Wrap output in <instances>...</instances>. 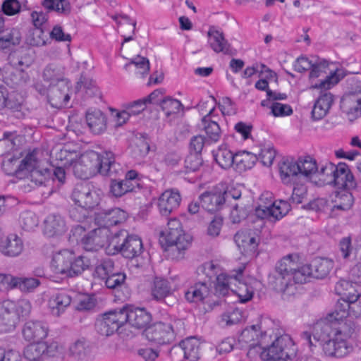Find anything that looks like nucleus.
<instances>
[{
    "instance_id": "59",
    "label": "nucleus",
    "mask_w": 361,
    "mask_h": 361,
    "mask_svg": "<svg viewBox=\"0 0 361 361\" xmlns=\"http://www.w3.org/2000/svg\"><path fill=\"white\" fill-rule=\"evenodd\" d=\"M163 92L160 89L156 90L153 91L151 94H149L147 97L138 99L134 104V105H139L140 108L135 113H141L146 107V105L149 103H159L160 104V100L159 99V97L162 96Z\"/></svg>"
},
{
    "instance_id": "45",
    "label": "nucleus",
    "mask_w": 361,
    "mask_h": 361,
    "mask_svg": "<svg viewBox=\"0 0 361 361\" xmlns=\"http://www.w3.org/2000/svg\"><path fill=\"white\" fill-rule=\"evenodd\" d=\"M219 271L218 265L215 264L212 261L207 262L202 265L199 266L197 269V274L200 279H202V276H205V281L207 283H210V281L216 278Z\"/></svg>"
},
{
    "instance_id": "37",
    "label": "nucleus",
    "mask_w": 361,
    "mask_h": 361,
    "mask_svg": "<svg viewBox=\"0 0 361 361\" xmlns=\"http://www.w3.org/2000/svg\"><path fill=\"white\" fill-rule=\"evenodd\" d=\"M298 166L299 176L310 178L317 171V164L314 159L310 156L298 158L296 161Z\"/></svg>"
},
{
    "instance_id": "23",
    "label": "nucleus",
    "mask_w": 361,
    "mask_h": 361,
    "mask_svg": "<svg viewBox=\"0 0 361 361\" xmlns=\"http://www.w3.org/2000/svg\"><path fill=\"white\" fill-rule=\"evenodd\" d=\"M22 332L26 341L36 343L47 337L48 328L42 322L29 321L24 324Z\"/></svg>"
},
{
    "instance_id": "46",
    "label": "nucleus",
    "mask_w": 361,
    "mask_h": 361,
    "mask_svg": "<svg viewBox=\"0 0 361 361\" xmlns=\"http://www.w3.org/2000/svg\"><path fill=\"white\" fill-rule=\"evenodd\" d=\"M42 5L48 11H54L63 16H68L71 11V4L67 0H43Z\"/></svg>"
},
{
    "instance_id": "19",
    "label": "nucleus",
    "mask_w": 361,
    "mask_h": 361,
    "mask_svg": "<svg viewBox=\"0 0 361 361\" xmlns=\"http://www.w3.org/2000/svg\"><path fill=\"white\" fill-rule=\"evenodd\" d=\"M181 197L178 190H165L158 200V207L162 216H168L180 206Z\"/></svg>"
},
{
    "instance_id": "44",
    "label": "nucleus",
    "mask_w": 361,
    "mask_h": 361,
    "mask_svg": "<svg viewBox=\"0 0 361 361\" xmlns=\"http://www.w3.org/2000/svg\"><path fill=\"white\" fill-rule=\"evenodd\" d=\"M214 157L216 163L222 169H228L233 167V161H235V154L226 148L220 147Z\"/></svg>"
},
{
    "instance_id": "39",
    "label": "nucleus",
    "mask_w": 361,
    "mask_h": 361,
    "mask_svg": "<svg viewBox=\"0 0 361 361\" xmlns=\"http://www.w3.org/2000/svg\"><path fill=\"white\" fill-rule=\"evenodd\" d=\"M257 159L256 156L249 152L237 153L235 154V161H233V168L236 171L241 173L248 169H251Z\"/></svg>"
},
{
    "instance_id": "36",
    "label": "nucleus",
    "mask_w": 361,
    "mask_h": 361,
    "mask_svg": "<svg viewBox=\"0 0 361 361\" xmlns=\"http://www.w3.org/2000/svg\"><path fill=\"white\" fill-rule=\"evenodd\" d=\"M43 78L45 81L49 82V85H58L61 81H68L65 78L63 68L54 64H49L44 68Z\"/></svg>"
},
{
    "instance_id": "42",
    "label": "nucleus",
    "mask_w": 361,
    "mask_h": 361,
    "mask_svg": "<svg viewBox=\"0 0 361 361\" xmlns=\"http://www.w3.org/2000/svg\"><path fill=\"white\" fill-rule=\"evenodd\" d=\"M291 274V284L305 283L310 279L312 278L311 272V267L310 264H305L300 267H298L295 262V269L290 271Z\"/></svg>"
},
{
    "instance_id": "41",
    "label": "nucleus",
    "mask_w": 361,
    "mask_h": 361,
    "mask_svg": "<svg viewBox=\"0 0 361 361\" xmlns=\"http://www.w3.org/2000/svg\"><path fill=\"white\" fill-rule=\"evenodd\" d=\"M279 171L281 178L285 183H290L299 176L296 161L288 160L283 161L279 167Z\"/></svg>"
},
{
    "instance_id": "13",
    "label": "nucleus",
    "mask_w": 361,
    "mask_h": 361,
    "mask_svg": "<svg viewBox=\"0 0 361 361\" xmlns=\"http://www.w3.org/2000/svg\"><path fill=\"white\" fill-rule=\"evenodd\" d=\"M109 228L100 226L87 233L82 239L85 250L87 251H97L100 248L109 245L111 239Z\"/></svg>"
},
{
    "instance_id": "57",
    "label": "nucleus",
    "mask_w": 361,
    "mask_h": 361,
    "mask_svg": "<svg viewBox=\"0 0 361 361\" xmlns=\"http://www.w3.org/2000/svg\"><path fill=\"white\" fill-rule=\"evenodd\" d=\"M159 105L166 116L177 114L182 107V104L179 100L171 97H166L161 99Z\"/></svg>"
},
{
    "instance_id": "3",
    "label": "nucleus",
    "mask_w": 361,
    "mask_h": 361,
    "mask_svg": "<svg viewBox=\"0 0 361 361\" xmlns=\"http://www.w3.org/2000/svg\"><path fill=\"white\" fill-rule=\"evenodd\" d=\"M314 331V340L320 343L324 354L327 356L343 357L353 349L344 339L333 335L331 326L326 323L317 322Z\"/></svg>"
},
{
    "instance_id": "17",
    "label": "nucleus",
    "mask_w": 361,
    "mask_h": 361,
    "mask_svg": "<svg viewBox=\"0 0 361 361\" xmlns=\"http://www.w3.org/2000/svg\"><path fill=\"white\" fill-rule=\"evenodd\" d=\"M331 184H334L339 189L348 190L355 189L357 187L354 176L350 171L348 166L345 163H339L336 166Z\"/></svg>"
},
{
    "instance_id": "31",
    "label": "nucleus",
    "mask_w": 361,
    "mask_h": 361,
    "mask_svg": "<svg viewBox=\"0 0 361 361\" xmlns=\"http://www.w3.org/2000/svg\"><path fill=\"white\" fill-rule=\"evenodd\" d=\"M266 335L262 333L258 325H252L245 328L239 337V341L247 344L250 348H254L260 345L263 337Z\"/></svg>"
},
{
    "instance_id": "4",
    "label": "nucleus",
    "mask_w": 361,
    "mask_h": 361,
    "mask_svg": "<svg viewBox=\"0 0 361 361\" xmlns=\"http://www.w3.org/2000/svg\"><path fill=\"white\" fill-rule=\"evenodd\" d=\"M348 312L345 308H341L339 305L336 310L319 322L326 323L331 326L333 335L344 339V341L355 336L359 331L358 326L348 317Z\"/></svg>"
},
{
    "instance_id": "48",
    "label": "nucleus",
    "mask_w": 361,
    "mask_h": 361,
    "mask_svg": "<svg viewBox=\"0 0 361 361\" xmlns=\"http://www.w3.org/2000/svg\"><path fill=\"white\" fill-rule=\"evenodd\" d=\"M114 262L109 258L103 259L94 269V276L103 281L116 271Z\"/></svg>"
},
{
    "instance_id": "61",
    "label": "nucleus",
    "mask_w": 361,
    "mask_h": 361,
    "mask_svg": "<svg viewBox=\"0 0 361 361\" xmlns=\"http://www.w3.org/2000/svg\"><path fill=\"white\" fill-rule=\"evenodd\" d=\"M126 278L125 274L116 271L104 280V283L108 288L117 289L124 284Z\"/></svg>"
},
{
    "instance_id": "53",
    "label": "nucleus",
    "mask_w": 361,
    "mask_h": 361,
    "mask_svg": "<svg viewBox=\"0 0 361 361\" xmlns=\"http://www.w3.org/2000/svg\"><path fill=\"white\" fill-rule=\"evenodd\" d=\"M38 219L35 214L30 211H25L20 214L19 224L22 229L30 231L37 226Z\"/></svg>"
},
{
    "instance_id": "6",
    "label": "nucleus",
    "mask_w": 361,
    "mask_h": 361,
    "mask_svg": "<svg viewBox=\"0 0 361 361\" xmlns=\"http://www.w3.org/2000/svg\"><path fill=\"white\" fill-rule=\"evenodd\" d=\"M290 211V204L285 200L273 202L272 194L266 192L259 198V204L255 209V215L261 220L267 219L277 221L283 218Z\"/></svg>"
},
{
    "instance_id": "2",
    "label": "nucleus",
    "mask_w": 361,
    "mask_h": 361,
    "mask_svg": "<svg viewBox=\"0 0 361 361\" xmlns=\"http://www.w3.org/2000/svg\"><path fill=\"white\" fill-rule=\"evenodd\" d=\"M71 197L74 204L81 209L80 212L77 208L70 210L71 218L78 222L83 221L87 216V211L96 207L100 200L93 185L87 183L76 184Z\"/></svg>"
},
{
    "instance_id": "64",
    "label": "nucleus",
    "mask_w": 361,
    "mask_h": 361,
    "mask_svg": "<svg viewBox=\"0 0 361 361\" xmlns=\"http://www.w3.org/2000/svg\"><path fill=\"white\" fill-rule=\"evenodd\" d=\"M131 64L134 65L138 69V73L142 75L147 74L149 71V61L146 57L137 55L130 59V63L126 64L125 68H127Z\"/></svg>"
},
{
    "instance_id": "25",
    "label": "nucleus",
    "mask_w": 361,
    "mask_h": 361,
    "mask_svg": "<svg viewBox=\"0 0 361 361\" xmlns=\"http://www.w3.org/2000/svg\"><path fill=\"white\" fill-rule=\"evenodd\" d=\"M214 108H212L209 113L203 116L201 123L199 125L200 128L204 131L207 135L208 142H216L221 137V130L218 123L212 120V115Z\"/></svg>"
},
{
    "instance_id": "9",
    "label": "nucleus",
    "mask_w": 361,
    "mask_h": 361,
    "mask_svg": "<svg viewBox=\"0 0 361 361\" xmlns=\"http://www.w3.org/2000/svg\"><path fill=\"white\" fill-rule=\"evenodd\" d=\"M341 108L350 121L361 116V80H352L350 90L341 99Z\"/></svg>"
},
{
    "instance_id": "58",
    "label": "nucleus",
    "mask_w": 361,
    "mask_h": 361,
    "mask_svg": "<svg viewBox=\"0 0 361 361\" xmlns=\"http://www.w3.org/2000/svg\"><path fill=\"white\" fill-rule=\"evenodd\" d=\"M97 164L95 166V171H99L101 174L103 169H106L109 165L115 161L114 154L110 151H106L102 154L96 152ZM95 165V164H93Z\"/></svg>"
},
{
    "instance_id": "55",
    "label": "nucleus",
    "mask_w": 361,
    "mask_h": 361,
    "mask_svg": "<svg viewBox=\"0 0 361 361\" xmlns=\"http://www.w3.org/2000/svg\"><path fill=\"white\" fill-rule=\"evenodd\" d=\"M334 202V208L341 210H348L352 207L354 198L352 193L344 191L343 192H338Z\"/></svg>"
},
{
    "instance_id": "12",
    "label": "nucleus",
    "mask_w": 361,
    "mask_h": 361,
    "mask_svg": "<svg viewBox=\"0 0 361 361\" xmlns=\"http://www.w3.org/2000/svg\"><path fill=\"white\" fill-rule=\"evenodd\" d=\"M147 339L158 345L171 343L175 338V334L170 323L156 322L145 330Z\"/></svg>"
},
{
    "instance_id": "32",
    "label": "nucleus",
    "mask_w": 361,
    "mask_h": 361,
    "mask_svg": "<svg viewBox=\"0 0 361 361\" xmlns=\"http://www.w3.org/2000/svg\"><path fill=\"white\" fill-rule=\"evenodd\" d=\"M68 355L75 360H84L91 356L92 347L85 338H80L69 346Z\"/></svg>"
},
{
    "instance_id": "60",
    "label": "nucleus",
    "mask_w": 361,
    "mask_h": 361,
    "mask_svg": "<svg viewBox=\"0 0 361 361\" xmlns=\"http://www.w3.org/2000/svg\"><path fill=\"white\" fill-rule=\"evenodd\" d=\"M203 160L201 154L190 152L185 159V167L190 171H198L202 166Z\"/></svg>"
},
{
    "instance_id": "52",
    "label": "nucleus",
    "mask_w": 361,
    "mask_h": 361,
    "mask_svg": "<svg viewBox=\"0 0 361 361\" xmlns=\"http://www.w3.org/2000/svg\"><path fill=\"white\" fill-rule=\"evenodd\" d=\"M91 266L90 259L85 256H79L71 260V268L70 269L69 276H74L80 274L85 269Z\"/></svg>"
},
{
    "instance_id": "38",
    "label": "nucleus",
    "mask_w": 361,
    "mask_h": 361,
    "mask_svg": "<svg viewBox=\"0 0 361 361\" xmlns=\"http://www.w3.org/2000/svg\"><path fill=\"white\" fill-rule=\"evenodd\" d=\"M238 281V275L227 276L225 274H219L216 278L215 294L218 296H225L229 290L233 289L231 286L233 282Z\"/></svg>"
},
{
    "instance_id": "14",
    "label": "nucleus",
    "mask_w": 361,
    "mask_h": 361,
    "mask_svg": "<svg viewBox=\"0 0 361 361\" xmlns=\"http://www.w3.org/2000/svg\"><path fill=\"white\" fill-rule=\"evenodd\" d=\"M124 315V324L128 323L135 329H144L152 320V315L143 308H133L130 306H124L121 308Z\"/></svg>"
},
{
    "instance_id": "27",
    "label": "nucleus",
    "mask_w": 361,
    "mask_h": 361,
    "mask_svg": "<svg viewBox=\"0 0 361 361\" xmlns=\"http://www.w3.org/2000/svg\"><path fill=\"white\" fill-rule=\"evenodd\" d=\"M23 250V243L16 234H10L0 241V251L6 256L16 257Z\"/></svg>"
},
{
    "instance_id": "1",
    "label": "nucleus",
    "mask_w": 361,
    "mask_h": 361,
    "mask_svg": "<svg viewBox=\"0 0 361 361\" xmlns=\"http://www.w3.org/2000/svg\"><path fill=\"white\" fill-rule=\"evenodd\" d=\"M344 76L343 71L337 69L334 73L326 76L324 80L311 85V89L321 90L311 111L313 121L321 120L327 115L334 102V95L327 90L336 85Z\"/></svg>"
},
{
    "instance_id": "43",
    "label": "nucleus",
    "mask_w": 361,
    "mask_h": 361,
    "mask_svg": "<svg viewBox=\"0 0 361 361\" xmlns=\"http://www.w3.org/2000/svg\"><path fill=\"white\" fill-rule=\"evenodd\" d=\"M171 293V288L168 281L164 279L156 278L152 288V295L157 300L164 299Z\"/></svg>"
},
{
    "instance_id": "62",
    "label": "nucleus",
    "mask_w": 361,
    "mask_h": 361,
    "mask_svg": "<svg viewBox=\"0 0 361 361\" xmlns=\"http://www.w3.org/2000/svg\"><path fill=\"white\" fill-rule=\"evenodd\" d=\"M23 102V97L16 92H12L6 94L5 107L12 111H19Z\"/></svg>"
},
{
    "instance_id": "16",
    "label": "nucleus",
    "mask_w": 361,
    "mask_h": 361,
    "mask_svg": "<svg viewBox=\"0 0 361 361\" xmlns=\"http://www.w3.org/2000/svg\"><path fill=\"white\" fill-rule=\"evenodd\" d=\"M69 88V81H61L58 85H49L47 90V97L50 104L56 109L66 106L70 99Z\"/></svg>"
},
{
    "instance_id": "47",
    "label": "nucleus",
    "mask_w": 361,
    "mask_h": 361,
    "mask_svg": "<svg viewBox=\"0 0 361 361\" xmlns=\"http://www.w3.org/2000/svg\"><path fill=\"white\" fill-rule=\"evenodd\" d=\"M190 237L183 233L182 228L180 229L166 230L161 232V238L159 240L161 246L164 243H173L174 242L190 240Z\"/></svg>"
},
{
    "instance_id": "8",
    "label": "nucleus",
    "mask_w": 361,
    "mask_h": 361,
    "mask_svg": "<svg viewBox=\"0 0 361 361\" xmlns=\"http://www.w3.org/2000/svg\"><path fill=\"white\" fill-rule=\"evenodd\" d=\"M293 345L290 337L286 334L282 335L267 348H264L260 353V357L264 361H287L290 359V347Z\"/></svg>"
},
{
    "instance_id": "56",
    "label": "nucleus",
    "mask_w": 361,
    "mask_h": 361,
    "mask_svg": "<svg viewBox=\"0 0 361 361\" xmlns=\"http://www.w3.org/2000/svg\"><path fill=\"white\" fill-rule=\"evenodd\" d=\"M237 281H238L237 288L231 289V290L238 297L240 302H247L252 298L254 293L253 288L238 280Z\"/></svg>"
},
{
    "instance_id": "51",
    "label": "nucleus",
    "mask_w": 361,
    "mask_h": 361,
    "mask_svg": "<svg viewBox=\"0 0 361 361\" xmlns=\"http://www.w3.org/2000/svg\"><path fill=\"white\" fill-rule=\"evenodd\" d=\"M85 90L86 93L90 97H94L99 94V89L96 86L95 82L86 74L82 73L79 81L77 82L76 89L82 88Z\"/></svg>"
},
{
    "instance_id": "7",
    "label": "nucleus",
    "mask_w": 361,
    "mask_h": 361,
    "mask_svg": "<svg viewBox=\"0 0 361 361\" xmlns=\"http://www.w3.org/2000/svg\"><path fill=\"white\" fill-rule=\"evenodd\" d=\"M291 257V255L283 257L269 274V286L277 292L284 293L292 286L290 271L295 269V262Z\"/></svg>"
},
{
    "instance_id": "30",
    "label": "nucleus",
    "mask_w": 361,
    "mask_h": 361,
    "mask_svg": "<svg viewBox=\"0 0 361 361\" xmlns=\"http://www.w3.org/2000/svg\"><path fill=\"white\" fill-rule=\"evenodd\" d=\"M210 286L205 280L198 281L188 289L185 298L190 302H202L209 295Z\"/></svg>"
},
{
    "instance_id": "21",
    "label": "nucleus",
    "mask_w": 361,
    "mask_h": 361,
    "mask_svg": "<svg viewBox=\"0 0 361 361\" xmlns=\"http://www.w3.org/2000/svg\"><path fill=\"white\" fill-rule=\"evenodd\" d=\"M64 218L59 214L48 215L43 222V233L49 238L57 237L66 231Z\"/></svg>"
},
{
    "instance_id": "18",
    "label": "nucleus",
    "mask_w": 361,
    "mask_h": 361,
    "mask_svg": "<svg viewBox=\"0 0 361 361\" xmlns=\"http://www.w3.org/2000/svg\"><path fill=\"white\" fill-rule=\"evenodd\" d=\"M97 157L95 152H90L82 154L79 161L73 165L74 175L80 179H88L95 173Z\"/></svg>"
},
{
    "instance_id": "15",
    "label": "nucleus",
    "mask_w": 361,
    "mask_h": 361,
    "mask_svg": "<svg viewBox=\"0 0 361 361\" xmlns=\"http://www.w3.org/2000/svg\"><path fill=\"white\" fill-rule=\"evenodd\" d=\"M15 302L6 300L0 302V331L8 332L14 330L18 324Z\"/></svg>"
},
{
    "instance_id": "10",
    "label": "nucleus",
    "mask_w": 361,
    "mask_h": 361,
    "mask_svg": "<svg viewBox=\"0 0 361 361\" xmlns=\"http://www.w3.org/2000/svg\"><path fill=\"white\" fill-rule=\"evenodd\" d=\"M23 170L30 172L31 181L37 185L44 183L50 175L49 169L39 166L35 152L27 154L20 164L16 166L13 171L8 172V173L12 174L18 171Z\"/></svg>"
},
{
    "instance_id": "20",
    "label": "nucleus",
    "mask_w": 361,
    "mask_h": 361,
    "mask_svg": "<svg viewBox=\"0 0 361 361\" xmlns=\"http://www.w3.org/2000/svg\"><path fill=\"white\" fill-rule=\"evenodd\" d=\"M199 200L203 210L214 212L220 209L226 202L222 190L219 187L214 188L211 191L202 193Z\"/></svg>"
},
{
    "instance_id": "50",
    "label": "nucleus",
    "mask_w": 361,
    "mask_h": 361,
    "mask_svg": "<svg viewBox=\"0 0 361 361\" xmlns=\"http://www.w3.org/2000/svg\"><path fill=\"white\" fill-rule=\"evenodd\" d=\"M44 349V345H42L41 342H36L25 348L24 356L30 361L43 360Z\"/></svg>"
},
{
    "instance_id": "63",
    "label": "nucleus",
    "mask_w": 361,
    "mask_h": 361,
    "mask_svg": "<svg viewBox=\"0 0 361 361\" xmlns=\"http://www.w3.org/2000/svg\"><path fill=\"white\" fill-rule=\"evenodd\" d=\"M328 65V62L324 59L314 60L313 66L310 68V80L312 81L314 79L319 77L322 73H326ZM312 84H314L313 82H312Z\"/></svg>"
},
{
    "instance_id": "11",
    "label": "nucleus",
    "mask_w": 361,
    "mask_h": 361,
    "mask_svg": "<svg viewBox=\"0 0 361 361\" xmlns=\"http://www.w3.org/2000/svg\"><path fill=\"white\" fill-rule=\"evenodd\" d=\"M123 324L124 315L120 308L104 313L101 318L97 319L95 326L100 335L109 336L118 331Z\"/></svg>"
},
{
    "instance_id": "5",
    "label": "nucleus",
    "mask_w": 361,
    "mask_h": 361,
    "mask_svg": "<svg viewBox=\"0 0 361 361\" xmlns=\"http://www.w3.org/2000/svg\"><path fill=\"white\" fill-rule=\"evenodd\" d=\"M106 250L108 254L121 252L124 257L133 259L140 256L143 245L138 236L126 235V231H120L112 237Z\"/></svg>"
},
{
    "instance_id": "28",
    "label": "nucleus",
    "mask_w": 361,
    "mask_h": 361,
    "mask_svg": "<svg viewBox=\"0 0 361 361\" xmlns=\"http://www.w3.org/2000/svg\"><path fill=\"white\" fill-rule=\"evenodd\" d=\"M234 241L243 255L253 254L258 245L256 236L247 231H239L234 235Z\"/></svg>"
},
{
    "instance_id": "29",
    "label": "nucleus",
    "mask_w": 361,
    "mask_h": 361,
    "mask_svg": "<svg viewBox=\"0 0 361 361\" xmlns=\"http://www.w3.org/2000/svg\"><path fill=\"white\" fill-rule=\"evenodd\" d=\"M87 124L94 134H101L106 129V118L99 109L88 111L86 114Z\"/></svg>"
},
{
    "instance_id": "22",
    "label": "nucleus",
    "mask_w": 361,
    "mask_h": 361,
    "mask_svg": "<svg viewBox=\"0 0 361 361\" xmlns=\"http://www.w3.org/2000/svg\"><path fill=\"white\" fill-rule=\"evenodd\" d=\"M126 219V212L119 208H114L97 213L95 220L100 226L109 228L110 226L125 221Z\"/></svg>"
},
{
    "instance_id": "26",
    "label": "nucleus",
    "mask_w": 361,
    "mask_h": 361,
    "mask_svg": "<svg viewBox=\"0 0 361 361\" xmlns=\"http://www.w3.org/2000/svg\"><path fill=\"white\" fill-rule=\"evenodd\" d=\"M74 259V255L69 250H63L56 253L51 261V267L56 274L69 276L71 268V260Z\"/></svg>"
},
{
    "instance_id": "54",
    "label": "nucleus",
    "mask_w": 361,
    "mask_h": 361,
    "mask_svg": "<svg viewBox=\"0 0 361 361\" xmlns=\"http://www.w3.org/2000/svg\"><path fill=\"white\" fill-rule=\"evenodd\" d=\"M40 284L39 281L35 278L16 277L13 286L23 292H31Z\"/></svg>"
},
{
    "instance_id": "24",
    "label": "nucleus",
    "mask_w": 361,
    "mask_h": 361,
    "mask_svg": "<svg viewBox=\"0 0 361 361\" xmlns=\"http://www.w3.org/2000/svg\"><path fill=\"white\" fill-rule=\"evenodd\" d=\"M208 43L215 53H223L226 55L231 54V44L225 39L224 33L211 27L207 32Z\"/></svg>"
},
{
    "instance_id": "40",
    "label": "nucleus",
    "mask_w": 361,
    "mask_h": 361,
    "mask_svg": "<svg viewBox=\"0 0 361 361\" xmlns=\"http://www.w3.org/2000/svg\"><path fill=\"white\" fill-rule=\"evenodd\" d=\"M71 297L66 293L56 294L49 301L52 314L59 316L70 305Z\"/></svg>"
},
{
    "instance_id": "35",
    "label": "nucleus",
    "mask_w": 361,
    "mask_h": 361,
    "mask_svg": "<svg viewBox=\"0 0 361 361\" xmlns=\"http://www.w3.org/2000/svg\"><path fill=\"white\" fill-rule=\"evenodd\" d=\"M190 245V240H183L173 243H164L162 247L169 258L179 260L184 257L185 250Z\"/></svg>"
},
{
    "instance_id": "49",
    "label": "nucleus",
    "mask_w": 361,
    "mask_h": 361,
    "mask_svg": "<svg viewBox=\"0 0 361 361\" xmlns=\"http://www.w3.org/2000/svg\"><path fill=\"white\" fill-rule=\"evenodd\" d=\"M252 210L251 205L240 202L233 206L230 218L233 224H238L245 219Z\"/></svg>"
},
{
    "instance_id": "34",
    "label": "nucleus",
    "mask_w": 361,
    "mask_h": 361,
    "mask_svg": "<svg viewBox=\"0 0 361 361\" xmlns=\"http://www.w3.org/2000/svg\"><path fill=\"white\" fill-rule=\"evenodd\" d=\"M185 357L191 361H197L201 356V343L195 338H188L180 343Z\"/></svg>"
},
{
    "instance_id": "33",
    "label": "nucleus",
    "mask_w": 361,
    "mask_h": 361,
    "mask_svg": "<svg viewBox=\"0 0 361 361\" xmlns=\"http://www.w3.org/2000/svg\"><path fill=\"white\" fill-rule=\"evenodd\" d=\"M312 276L314 279H322L329 274L333 268V261L325 258H316L310 264Z\"/></svg>"
}]
</instances>
